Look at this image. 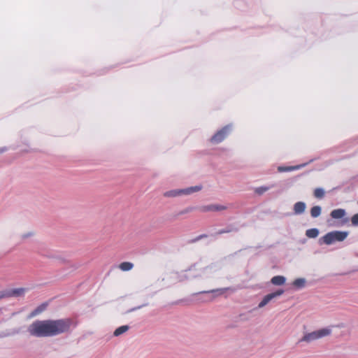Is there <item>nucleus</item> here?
Segmentation results:
<instances>
[{
	"mask_svg": "<svg viewBox=\"0 0 358 358\" xmlns=\"http://www.w3.org/2000/svg\"><path fill=\"white\" fill-rule=\"evenodd\" d=\"M351 222H352V226H355V227H357L358 226V213L355 214L351 217Z\"/></svg>",
	"mask_w": 358,
	"mask_h": 358,
	"instance_id": "4be33fe9",
	"label": "nucleus"
},
{
	"mask_svg": "<svg viewBox=\"0 0 358 358\" xmlns=\"http://www.w3.org/2000/svg\"><path fill=\"white\" fill-rule=\"evenodd\" d=\"M306 164H301V165H297V166H279L278 168V170L280 172L290 171H294V170L299 169L301 167H304Z\"/></svg>",
	"mask_w": 358,
	"mask_h": 358,
	"instance_id": "9b49d317",
	"label": "nucleus"
},
{
	"mask_svg": "<svg viewBox=\"0 0 358 358\" xmlns=\"http://www.w3.org/2000/svg\"><path fill=\"white\" fill-rule=\"evenodd\" d=\"M284 293V290L282 289H278V291L275 292H273V293H271V294H268L267 295H266L267 296V298L269 299V301H271V300H273V299L282 295V294Z\"/></svg>",
	"mask_w": 358,
	"mask_h": 358,
	"instance_id": "aec40b11",
	"label": "nucleus"
},
{
	"mask_svg": "<svg viewBox=\"0 0 358 358\" xmlns=\"http://www.w3.org/2000/svg\"><path fill=\"white\" fill-rule=\"evenodd\" d=\"M232 129V124H228L220 130L217 131L210 138V141L214 144L221 143Z\"/></svg>",
	"mask_w": 358,
	"mask_h": 358,
	"instance_id": "20e7f679",
	"label": "nucleus"
},
{
	"mask_svg": "<svg viewBox=\"0 0 358 358\" xmlns=\"http://www.w3.org/2000/svg\"><path fill=\"white\" fill-rule=\"evenodd\" d=\"M129 328L130 327L129 325L121 326L114 331L113 336L115 337L120 336L122 334L126 333L129 329Z\"/></svg>",
	"mask_w": 358,
	"mask_h": 358,
	"instance_id": "f8f14e48",
	"label": "nucleus"
},
{
	"mask_svg": "<svg viewBox=\"0 0 358 358\" xmlns=\"http://www.w3.org/2000/svg\"><path fill=\"white\" fill-rule=\"evenodd\" d=\"M141 308V306L137 307V308H132L130 311H133V310H136V309H138V308Z\"/></svg>",
	"mask_w": 358,
	"mask_h": 358,
	"instance_id": "2f4dec72",
	"label": "nucleus"
},
{
	"mask_svg": "<svg viewBox=\"0 0 358 358\" xmlns=\"http://www.w3.org/2000/svg\"><path fill=\"white\" fill-rule=\"evenodd\" d=\"M27 290V289L25 288L20 287V288H15V289H5V292H6V298H10V297L17 298V297L23 296L24 295V294L26 293Z\"/></svg>",
	"mask_w": 358,
	"mask_h": 358,
	"instance_id": "39448f33",
	"label": "nucleus"
},
{
	"mask_svg": "<svg viewBox=\"0 0 358 358\" xmlns=\"http://www.w3.org/2000/svg\"><path fill=\"white\" fill-rule=\"evenodd\" d=\"M267 190H268V187H259V188H257L256 189V192L259 194H262L263 193H264L265 192H266Z\"/></svg>",
	"mask_w": 358,
	"mask_h": 358,
	"instance_id": "5701e85b",
	"label": "nucleus"
},
{
	"mask_svg": "<svg viewBox=\"0 0 358 358\" xmlns=\"http://www.w3.org/2000/svg\"><path fill=\"white\" fill-rule=\"evenodd\" d=\"M357 203H358V201H357Z\"/></svg>",
	"mask_w": 358,
	"mask_h": 358,
	"instance_id": "473e14b6",
	"label": "nucleus"
},
{
	"mask_svg": "<svg viewBox=\"0 0 358 358\" xmlns=\"http://www.w3.org/2000/svg\"><path fill=\"white\" fill-rule=\"evenodd\" d=\"M286 278L282 275H275L271 280L272 284L275 285H282L285 284Z\"/></svg>",
	"mask_w": 358,
	"mask_h": 358,
	"instance_id": "1a4fd4ad",
	"label": "nucleus"
},
{
	"mask_svg": "<svg viewBox=\"0 0 358 358\" xmlns=\"http://www.w3.org/2000/svg\"><path fill=\"white\" fill-rule=\"evenodd\" d=\"M306 205L303 201H298L294 203L293 206V210L295 215H300L305 212Z\"/></svg>",
	"mask_w": 358,
	"mask_h": 358,
	"instance_id": "0eeeda50",
	"label": "nucleus"
},
{
	"mask_svg": "<svg viewBox=\"0 0 358 358\" xmlns=\"http://www.w3.org/2000/svg\"><path fill=\"white\" fill-rule=\"evenodd\" d=\"M73 321L70 318L36 320L27 327L28 334L34 338H48L70 331Z\"/></svg>",
	"mask_w": 358,
	"mask_h": 358,
	"instance_id": "f257e3e1",
	"label": "nucleus"
},
{
	"mask_svg": "<svg viewBox=\"0 0 358 358\" xmlns=\"http://www.w3.org/2000/svg\"><path fill=\"white\" fill-rule=\"evenodd\" d=\"M348 231H333L327 233L319 240L320 244H333L335 241H343L348 236Z\"/></svg>",
	"mask_w": 358,
	"mask_h": 358,
	"instance_id": "f03ea898",
	"label": "nucleus"
},
{
	"mask_svg": "<svg viewBox=\"0 0 358 358\" xmlns=\"http://www.w3.org/2000/svg\"><path fill=\"white\" fill-rule=\"evenodd\" d=\"M47 306H48V303H42L41 305H40L39 306H38L31 313V317H34V316H36V315H38L39 314H41V313H43L46 308H47Z\"/></svg>",
	"mask_w": 358,
	"mask_h": 358,
	"instance_id": "ddd939ff",
	"label": "nucleus"
},
{
	"mask_svg": "<svg viewBox=\"0 0 358 358\" xmlns=\"http://www.w3.org/2000/svg\"><path fill=\"white\" fill-rule=\"evenodd\" d=\"M331 331L332 330L330 327H326L307 333L299 341V343L306 342L310 343L315 340L329 336Z\"/></svg>",
	"mask_w": 358,
	"mask_h": 358,
	"instance_id": "7ed1b4c3",
	"label": "nucleus"
},
{
	"mask_svg": "<svg viewBox=\"0 0 358 358\" xmlns=\"http://www.w3.org/2000/svg\"><path fill=\"white\" fill-rule=\"evenodd\" d=\"M32 235H33V233L29 232V233H27V234H23V235H22V238H28V237H29V236H32Z\"/></svg>",
	"mask_w": 358,
	"mask_h": 358,
	"instance_id": "cd10ccee",
	"label": "nucleus"
},
{
	"mask_svg": "<svg viewBox=\"0 0 358 358\" xmlns=\"http://www.w3.org/2000/svg\"><path fill=\"white\" fill-rule=\"evenodd\" d=\"M7 150L6 148L3 147L0 148V153L4 152Z\"/></svg>",
	"mask_w": 358,
	"mask_h": 358,
	"instance_id": "c85d7f7f",
	"label": "nucleus"
},
{
	"mask_svg": "<svg viewBox=\"0 0 358 358\" xmlns=\"http://www.w3.org/2000/svg\"><path fill=\"white\" fill-rule=\"evenodd\" d=\"M164 196L166 197H176L180 196V189H173L166 192L164 194Z\"/></svg>",
	"mask_w": 358,
	"mask_h": 358,
	"instance_id": "a211bd4d",
	"label": "nucleus"
},
{
	"mask_svg": "<svg viewBox=\"0 0 358 358\" xmlns=\"http://www.w3.org/2000/svg\"><path fill=\"white\" fill-rule=\"evenodd\" d=\"M266 304H268L266 303V301L264 300V299H263V300L259 303L258 305V307L259 308H263L264 306H265Z\"/></svg>",
	"mask_w": 358,
	"mask_h": 358,
	"instance_id": "a878e982",
	"label": "nucleus"
},
{
	"mask_svg": "<svg viewBox=\"0 0 358 358\" xmlns=\"http://www.w3.org/2000/svg\"><path fill=\"white\" fill-rule=\"evenodd\" d=\"M203 188L202 185H196L194 187H187L185 189H180V193L181 195H189L194 192H199Z\"/></svg>",
	"mask_w": 358,
	"mask_h": 358,
	"instance_id": "423d86ee",
	"label": "nucleus"
},
{
	"mask_svg": "<svg viewBox=\"0 0 358 358\" xmlns=\"http://www.w3.org/2000/svg\"><path fill=\"white\" fill-rule=\"evenodd\" d=\"M264 300H266V303H268L270 302L269 299L267 298V296H265L264 297Z\"/></svg>",
	"mask_w": 358,
	"mask_h": 358,
	"instance_id": "c756f323",
	"label": "nucleus"
},
{
	"mask_svg": "<svg viewBox=\"0 0 358 358\" xmlns=\"http://www.w3.org/2000/svg\"><path fill=\"white\" fill-rule=\"evenodd\" d=\"M322 212V208L319 206H313L310 210V215L313 217L315 218L320 215Z\"/></svg>",
	"mask_w": 358,
	"mask_h": 358,
	"instance_id": "f3484780",
	"label": "nucleus"
},
{
	"mask_svg": "<svg viewBox=\"0 0 358 358\" xmlns=\"http://www.w3.org/2000/svg\"><path fill=\"white\" fill-rule=\"evenodd\" d=\"M6 298L5 289L0 291V300Z\"/></svg>",
	"mask_w": 358,
	"mask_h": 358,
	"instance_id": "bb28decb",
	"label": "nucleus"
},
{
	"mask_svg": "<svg viewBox=\"0 0 358 358\" xmlns=\"http://www.w3.org/2000/svg\"><path fill=\"white\" fill-rule=\"evenodd\" d=\"M314 196L318 199L322 198L324 196V190L322 188H316L314 191Z\"/></svg>",
	"mask_w": 358,
	"mask_h": 358,
	"instance_id": "412c9836",
	"label": "nucleus"
},
{
	"mask_svg": "<svg viewBox=\"0 0 358 358\" xmlns=\"http://www.w3.org/2000/svg\"><path fill=\"white\" fill-rule=\"evenodd\" d=\"M134 264L131 262H124L119 265V268L123 271H128L133 268Z\"/></svg>",
	"mask_w": 358,
	"mask_h": 358,
	"instance_id": "2eb2a0df",
	"label": "nucleus"
},
{
	"mask_svg": "<svg viewBox=\"0 0 358 358\" xmlns=\"http://www.w3.org/2000/svg\"><path fill=\"white\" fill-rule=\"evenodd\" d=\"M306 282L305 278H297L293 282V285L297 288H302L305 286Z\"/></svg>",
	"mask_w": 358,
	"mask_h": 358,
	"instance_id": "6ab92c4d",
	"label": "nucleus"
},
{
	"mask_svg": "<svg viewBox=\"0 0 358 358\" xmlns=\"http://www.w3.org/2000/svg\"><path fill=\"white\" fill-rule=\"evenodd\" d=\"M348 221H349V219H348V217H345V218L343 220V222L344 223H346V222H348Z\"/></svg>",
	"mask_w": 358,
	"mask_h": 358,
	"instance_id": "7c9ffc66",
	"label": "nucleus"
},
{
	"mask_svg": "<svg viewBox=\"0 0 358 358\" xmlns=\"http://www.w3.org/2000/svg\"><path fill=\"white\" fill-rule=\"evenodd\" d=\"M306 235L308 238H315L319 235V230L316 228L308 229L306 231Z\"/></svg>",
	"mask_w": 358,
	"mask_h": 358,
	"instance_id": "4468645a",
	"label": "nucleus"
},
{
	"mask_svg": "<svg viewBox=\"0 0 358 358\" xmlns=\"http://www.w3.org/2000/svg\"><path fill=\"white\" fill-rule=\"evenodd\" d=\"M229 288H220L216 289H212L208 291H203L199 292V294H207V293H215L217 295H222Z\"/></svg>",
	"mask_w": 358,
	"mask_h": 358,
	"instance_id": "dca6fc26",
	"label": "nucleus"
},
{
	"mask_svg": "<svg viewBox=\"0 0 358 358\" xmlns=\"http://www.w3.org/2000/svg\"><path fill=\"white\" fill-rule=\"evenodd\" d=\"M331 216L334 219H341L346 215V211L342 208H338L333 210L331 212Z\"/></svg>",
	"mask_w": 358,
	"mask_h": 358,
	"instance_id": "6e6552de",
	"label": "nucleus"
},
{
	"mask_svg": "<svg viewBox=\"0 0 358 358\" xmlns=\"http://www.w3.org/2000/svg\"><path fill=\"white\" fill-rule=\"evenodd\" d=\"M19 333H20V330L19 329H15L12 333H10V334H6L4 335L0 336V337L8 336L17 334H19Z\"/></svg>",
	"mask_w": 358,
	"mask_h": 358,
	"instance_id": "b1692460",
	"label": "nucleus"
},
{
	"mask_svg": "<svg viewBox=\"0 0 358 358\" xmlns=\"http://www.w3.org/2000/svg\"><path fill=\"white\" fill-rule=\"evenodd\" d=\"M226 207L220 205H210L207 206H204L203 208V211H217V210H225Z\"/></svg>",
	"mask_w": 358,
	"mask_h": 358,
	"instance_id": "9d476101",
	"label": "nucleus"
},
{
	"mask_svg": "<svg viewBox=\"0 0 358 358\" xmlns=\"http://www.w3.org/2000/svg\"><path fill=\"white\" fill-rule=\"evenodd\" d=\"M230 231H231V229H222V230L218 231L216 233V234H224V233H229Z\"/></svg>",
	"mask_w": 358,
	"mask_h": 358,
	"instance_id": "393cba45",
	"label": "nucleus"
}]
</instances>
